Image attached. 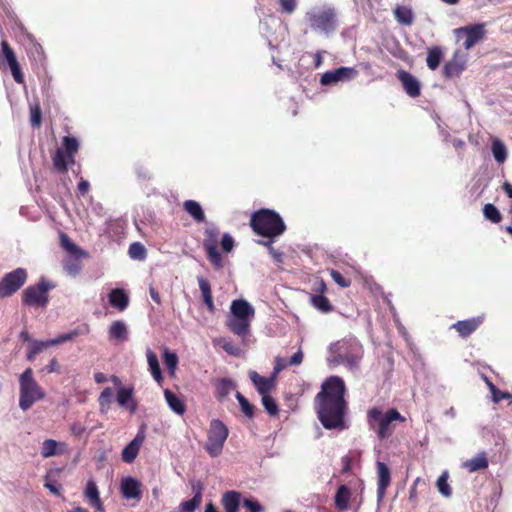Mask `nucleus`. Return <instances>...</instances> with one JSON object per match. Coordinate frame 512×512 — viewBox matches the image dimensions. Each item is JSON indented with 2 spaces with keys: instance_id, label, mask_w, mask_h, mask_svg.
I'll list each match as a JSON object with an SVG mask.
<instances>
[{
  "instance_id": "1",
  "label": "nucleus",
  "mask_w": 512,
  "mask_h": 512,
  "mask_svg": "<svg viewBox=\"0 0 512 512\" xmlns=\"http://www.w3.org/2000/svg\"><path fill=\"white\" fill-rule=\"evenodd\" d=\"M345 393V383L338 376H331L322 383L315 397V410L325 429L344 430L348 427L345 420L348 413Z\"/></svg>"
},
{
  "instance_id": "2",
  "label": "nucleus",
  "mask_w": 512,
  "mask_h": 512,
  "mask_svg": "<svg viewBox=\"0 0 512 512\" xmlns=\"http://www.w3.org/2000/svg\"><path fill=\"white\" fill-rule=\"evenodd\" d=\"M254 317V307L245 299H236L231 302L226 326L241 338L242 343L246 344V339L251 335V323Z\"/></svg>"
},
{
  "instance_id": "3",
  "label": "nucleus",
  "mask_w": 512,
  "mask_h": 512,
  "mask_svg": "<svg viewBox=\"0 0 512 512\" xmlns=\"http://www.w3.org/2000/svg\"><path fill=\"white\" fill-rule=\"evenodd\" d=\"M328 361L334 365H345L357 369L363 356L362 345L356 339H343L330 346Z\"/></svg>"
},
{
  "instance_id": "4",
  "label": "nucleus",
  "mask_w": 512,
  "mask_h": 512,
  "mask_svg": "<svg viewBox=\"0 0 512 512\" xmlns=\"http://www.w3.org/2000/svg\"><path fill=\"white\" fill-rule=\"evenodd\" d=\"M250 225L256 234L269 239L280 236L286 229L281 216L270 209L254 212L250 219Z\"/></svg>"
},
{
  "instance_id": "5",
  "label": "nucleus",
  "mask_w": 512,
  "mask_h": 512,
  "mask_svg": "<svg viewBox=\"0 0 512 512\" xmlns=\"http://www.w3.org/2000/svg\"><path fill=\"white\" fill-rule=\"evenodd\" d=\"M305 19L314 32L325 36L333 34L339 26L337 10L331 5L311 9Z\"/></svg>"
},
{
  "instance_id": "6",
  "label": "nucleus",
  "mask_w": 512,
  "mask_h": 512,
  "mask_svg": "<svg viewBox=\"0 0 512 512\" xmlns=\"http://www.w3.org/2000/svg\"><path fill=\"white\" fill-rule=\"evenodd\" d=\"M19 407L29 410L33 404L45 397V392L36 382L33 370L27 368L19 377Z\"/></svg>"
},
{
  "instance_id": "7",
  "label": "nucleus",
  "mask_w": 512,
  "mask_h": 512,
  "mask_svg": "<svg viewBox=\"0 0 512 512\" xmlns=\"http://www.w3.org/2000/svg\"><path fill=\"white\" fill-rule=\"evenodd\" d=\"M394 421H405V418L396 409H390L383 414L380 408L373 407L367 412L368 425L375 430L381 440L389 437V426Z\"/></svg>"
},
{
  "instance_id": "8",
  "label": "nucleus",
  "mask_w": 512,
  "mask_h": 512,
  "mask_svg": "<svg viewBox=\"0 0 512 512\" xmlns=\"http://www.w3.org/2000/svg\"><path fill=\"white\" fill-rule=\"evenodd\" d=\"M229 430L227 426L219 419H213L210 422L205 450L211 457H218L224 448L228 438Z\"/></svg>"
},
{
  "instance_id": "9",
  "label": "nucleus",
  "mask_w": 512,
  "mask_h": 512,
  "mask_svg": "<svg viewBox=\"0 0 512 512\" xmlns=\"http://www.w3.org/2000/svg\"><path fill=\"white\" fill-rule=\"evenodd\" d=\"M60 242L61 247L69 253V256L63 260V268L68 275L76 277L82 269L81 259L87 257V253L72 242L66 234L60 235Z\"/></svg>"
},
{
  "instance_id": "10",
  "label": "nucleus",
  "mask_w": 512,
  "mask_h": 512,
  "mask_svg": "<svg viewBox=\"0 0 512 512\" xmlns=\"http://www.w3.org/2000/svg\"><path fill=\"white\" fill-rule=\"evenodd\" d=\"M63 145L65 151L62 148H58L52 155L53 166L60 173L66 172L68 166L74 164V155L78 150L79 142L74 137L65 136L63 138Z\"/></svg>"
},
{
  "instance_id": "11",
  "label": "nucleus",
  "mask_w": 512,
  "mask_h": 512,
  "mask_svg": "<svg viewBox=\"0 0 512 512\" xmlns=\"http://www.w3.org/2000/svg\"><path fill=\"white\" fill-rule=\"evenodd\" d=\"M55 286L44 278H41L36 285L27 287L23 291L22 301L31 307H45L48 304V291Z\"/></svg>"
},
{
  "instance_id": "12",
  "label": "nucleus",
  "mask_w": 512,
  "mask_h": 512,
  "mask_svg": "<svg viewBox=\"0 0 512 512\" xmlns=\"http://www.w3.org/2000/svg\"><path fill=\"white\" fill-rule=\"evenodd\" d=\"M27 277L24 268H16L5 274L0 281V298L10 297L16 293L26 283Z\"/></svg>"
},
{
  "instance_id": "13",
  "label": "nucleus",
  "mask_w": 512,
  "mask_h": 512,
  "mask_svg": "<svg viewBox=\"0 0 512 512\" xmlns=\"http://www.w3.org/2000/svg\"><path fill=\"white\" fill-rule=\"evenodd\" d=\"M204 236L203 246L207 252L208 260L216 269H221L223 267V260L217 248L218 229L216 227H209L205 230Z\"/></svg>"
},
{
  "instance_id": "14",
  "label": "nucleus",
  "mask_w": 512,
  "mask_h": 512,
  "mask_svg": "<svg viewBox=\"0 0 512 512\" xmlns=\"http://www.w3.org/2000/svg\"><path fill=\"white\" fill-rule=\"evenodd\" d=\"M455 33L458 39L464 38L463 46L466 50H469L483 39L485 29L483 24H476L458 28L455 30Z\"/></svg>"
},
{
  "instance_id": "15",
  "label": "nucleus",
  "mask_w": 512,
  "mask_h": 512,
  "mask_svg": "<svg viewBox=\"0 0 512 512\" xmlns=\"http://www.w3.org/2000/svg\"><path fill=\"white\" fill-rule=\"evenodd\" d=\"M358 76V71L353 67H340L327 71L321 76L322 85H331L339 81H350Z\"/></svg>"
},
{
  "instance_id": "16",
  "label": "nucleus",
  "mask_w": 512,
  "mask_h": 512,
  "mask_svg": "<svg viewBox=\"0 0 512 512\" xmlns=\"http://www.w3.org/2000/svg\"><path fill=\"white\" fill-rule=\"evenodd\" d=\"M467 55L456 51L453 57L443 67V75L452 79L459 77L466 68Z\"/></svg>"
},
{
  "instance_id": "17",
  "label": "nucleus",
  "mask_w": 512,
  "mask_h": 512,
  "mask_svg": "<svg viewBox=\"0 0 512 512\" xmlns=\"http://www.w3.org/2000/svg\"><path fill=\"white\" fill-rule=\"evenodd\" d=\"M377 475H378V482H377V500L378 502H381L386 494V489L390 485L391 482V473L388 466L378 461L377 462Z\"/></svg>"
},
{
  "instance_id": "18",
  "label": "nucleus",
  "mask_w": 512,
  "mask_h": 512,
  "mask_svg": "<svg viewBox=\"0 0 512 512\" xmlns=\"http://www.w3.org/2000/svg\"><path fill=\"white\" fill-rule=\"evenodd\" d=\"M120 491L124 499L139 500L141 498V484L137 479L131 476L121 480Z\"/></svg>"
},
{
  "instance_id": "19",
  "label": "nucleus",
  "mask_w": 512,
  "mask_h": 512,
  "mask_svg": "<svg viewBox=\"0 0 512 512\" xmlns=\"http://www.w3.org/2000/svg\"><path fill=\"white\" fill-rule=\"evenodd\" d=\"M397 77L410 97L416 98L420 95V82L416 77L405 70H399Z\"/></svg>"
},
{
  "instance_id": "20",
  "label": "nucleus",
  "mask_w": 512,
  "mask_h": 512,
  "mask_svg": "<svg viewBox=\"0 0 512 512\" xmlns=\"http://www.w3.org/2000/svg\"><path fill=\"white\" fill-rule=\"evenodd\" d=\"M84 496L87 499L89 505L93 507L97 512H105L103 503L100 499L98 487L94 480H88L84 490Z\"/></svg>"
},
{
  "instance_id": "21",
  "label": "nucleus",
  "mask_w": 512,
  "mask_h": 512,
  "mask_svg": "<svg viewBox=\"0 0 512 512\" xmlns=\"http://www.w3.org/2000/svg\"><path fill=\"white\" fill-rule=\"evenodd\" d=\"M249 377H250L252 383L254 384V386L256 387V390L258 391V393L261 396L264 394L265 395L268 394L272 390V388L275 386L276 378L273 375L269 378H266V377L259 375L255 371H251L249 373Z\"/></svg>"
},
{
  "instance_id": "22",
  "label": "nucleus",
  "mask_w": 512,
  "mask_h": 512,
  "mask_svg": "<svg viewBox=\"0 0 512 512\" xmlns=\"http://www.w3.org/2000/svg\"><path fill=\"white\" fill-rule=\"evenodd\" d=\"M242 495L238 491H226L221 497V504L226 512H238L242 504Z\"/></svg>"
},
{
  "instance_id": "23",
  "label": "nucleus",
  "mask_w": 512,
  "mask_h": 512,
  "mask_svg": "<svg viewBox=\"0 0 512 512\" xmlns=\"http://www.w3.org/2000/svg\"><path fill=\"white\" fill-rule=\"evenodd\" d=\"M143 440L144 437L138 434L128 445L124 447L122 450V460L124 462L132 463L136 459Z\"/></svg>"
},
{
  "instance_id": "24",
  "label": "nucleus",
  "mask_w": 512,
  "mask_h": 512,
  "mask_svg": "<svg viewBox=\"0 0 512 512\" xmlns=\"http://www.w3.org/2000/svg\"><path fill=\"white\" fill-rule=\"evenodd\" d=\"M128 326L123 320L112 322L109 327L108 335L110 340L124 342L128 339Z\"/></svg>"
},
{
  "instance_id": "25",
  "label": "nucleus",
  "mask_w": 512,
  "mask_h": 512,
  "mask_svg": "<svg viewBox=\"0 0 512 512\" xmlns=\"http://www.w3.org/2000/svg\"><path fill=\"white\" fill-rule=\"evenodd\" d=\"M482 323V317L471 318L467 320L458 321L453 324L452 327L456 329V331L462 337L469 336L472 332H474L479 325Z\"/></svg>"
},
{
  "instance_id": "26",
  "label": "nucleus",
  "mask_w": 512,
  "mask_h": 512,
  "mask_svg": "<svg viewBox=\"0 0 512 512\" xmlns=\"http://www.w3.org/2000/svg\"><path fill=\"white\" fill-rule=\"evenodd\" d=\"M109 303L119 311H124L129 304V298L122 289H113L109 295Z\"/></svg>"
},
{
  "instance_id": "27",
  "label": "nucleus",
  "mask_w": 512,
  "mask_h": 512,
  "mask_svg": "<svg viewBox=\"0 0 512 512\" xmlns=\"http://www.w3.org/2000/svg\"><path fill=\"white\" fill-rule=\"evenodd\" d=\"M117 402L120 406L125 407L132 413L136 410V403L133 401L132 388H120L117 392Z\"/></svg>"
},
{
  "instance_id": "28",
  "label": "nucleus",
  "mask_w": 512,
  "mask_h": 512,
  "mask_svg": "<svg viewBox=\"0 0 512 512\" xmlns=\"http://www.w3.org/2000/svg\"><path fill=\"white\" fill-rule=\"evenodd\" d=\"M197 281H198L200 291L202 293L203 302L207 306V309L209 310V312L214 313L215 305H214L213 298H212L210 283L204 277H198Z\"/></svg>"
},
{
  "instance_id": "29",
  "label": "nucleus",
  "mask_w": 512,
  "mask_h": 512,
  "mask_svg": "<svg viewBox=\"0 0 512 512\" xmlns=\"http://www.w3.org/2000/svg\"><path fill=\"white\" fill-rule=\"evenodd\" d=\"M165 400L169 406V408L178 415H183L186 411V406L183 400L178 397L171 390L166 389L164 391Z\"/></svg>"
},
{
  "instance_id": "30",
  "label": "nucleus",
  "mask_w": 512,
  "mask_h": 512,
  "mask_svg": "<svg viewBox=\"0 0 512 512\" xmlns=\"http://www.w3.org/2000/svg\"><path fill=\"white\" fill-rule=\"evenodd\" d=\"M350 497V489L346 485L339 486L334 498L335 507L339 511H345L348 508Z\"/></svg>"
},
{
  "instance_id": "31",
  "label": "nucleus",
  "mask_w": 512,
  "mask_h": 512,
  "mask_svg": "<svg viewBox=\"0 0 512 512\" xmlns=\"http://www.w3.org/2000/svg\"><path fill=\"white\" fill-rule=\"evenodd\" d=\"M184 210L196 221L203 222L205 219L201 205L195 200H186L183 203Z\"/></svg>"
},
{
  "instance_id": "32",
  "label": "nucleus",
  "mask_w": 512,
  "mask_h": 512,
  "mask_svg": "<svg viewBox=\"0 0 512 512\" xmlns=\"http://www.w3.org/2000/svg\"><path fill=\"white\" fill-rule=\"evenodd\" d=\"M236 387L235 383L228 378H221L216 382V397L223 401Z\"/></svg>"
},
{
  "instance_id": "33",
  "label": "nucleus",
  "mask_w": 512,
  "mask_h": 512,
  "mask_svg": "<svg viewBox=\"0 0 512 512\" xmlns=\"http://www.w3.org/2000/svg\"><path fill=\"white\" fill-rule=\"evenodd\" d=\"M146 356H147V362L149 365V370H150L154 380L156 382L160 383L162 381L163 377H162V373H161L157 355L151 349L148 348L146 351Z\"/></svg>"
},
{
  "instance_id": "34",
  "label": "nucleus",
  "mask_w": 512,
  "mask_h": 512,
  "mask_svg": "<svg viewBox=\"0 0 512 512\" xmlns=\"http://www.w3.org/2000/svg\"><path fill=\"white\" fill-rule=\"evenodd\" d=\"M464 467L470 472H475L488 467V460L484 452L477 454L474 458L467 460Z\"/></svg>"
},
{
  "instance_id": "35",
  "label": "nucleus",
  "mask_w": 512,
  "mask_h": 512,
  "mask_svg": "<svg viewBox=\"0 0 512 512\" xmlns=\"http://www.w3.org/2000/svg\"><path fill=\"white\" fill-rule=\"evenodd\" d=\"M491 149L497 163L502 164L506 161L508 155L507 148L501 140L493 139Z\"/></svg>"
},
{
  "instance_id": "36",
  "label": "nucleus",
  "mask_w": 512,
  "mask_h": 512,
  "mask_svg": "<svg viewBox=\"0 0 512 512\" xmlns=\"http://www.w3.org/2000/svg\"><path fill=\"white\" fill-rule=\"evenodd\" d=\"M442 58H443V52L440 47L435 46V47L430 48L428 50L427 59H426L427 66L431 70L437 69L440 65Z\"/></svg>"
},
{
  "instance_id": "37",
  "label": "nucleus",
  "mask_w": 512,
  "mask_h": 512,
  "mask_svg": "<svg viewBox=\"0 0 512 512\" xmlns=\"http://www.w3.org/2000/svg\"><path fill=\"white\" fill-rule=\"evenodd\" d=\"M51 346H52V344H51L50 340H45V341L33 340V341H31L29 350H28V354H27V359L29 361L34 360V358L37 354L41 353L44 349L51 347Z\"/></svg>"
},
{
  "instance_id": "38",
  "label": "nucleus",
  "mask_w": 512,
  "mask_h": 512,
  "mask_svg": "<svg viewBox=\"0 0 512 512\" xmlns=\"http://www.w3.org/2000/svg\"><path fill=\"white\" fill-rule=\"evenodd\" d=\"M394 15L400 24L411 25L413 22V14L410 9L398 6L394 10Z\"/></svg>"
},
{
  "instance_id": "39",
  "label": "nucleus",
  "mask_w": 512,
  "mask_h": 512,
  "mask_svg": "<svg viewBox=\"0 0 512 512\" xmlns=\"http://www.w3.org/2000/svg\"><path fill=\"white\" fill-rule=\"evenodd\" d=\"M128 254L131 259L144 260L147 256V251L143 244L134 242L129 246Z\"/></svg>"
},
{
  "instance_id": "40",
  "label": "nucleus",
  "mask_w": 512,
  "mask_h": 512,
  "mask_svg": "<svg viewBox=\"0 0 512 512\" xmlns=\"http://www.w3.org/2000/svg\"><path fill=\"white\" fill-rule=\"evenodd\" d=\"M311 304L323 313L330 312L332 310V306L329 300L323 295H313L311 296Z\"/></svg>"
},
{
  "instance_id": "41",
  "label": "nucleus",
  "mask_w": 512,
  "mask_h": 512,
  "mask_svg": "<svg viewBox=\"0 0 512 512\" xmlns=\"http://www.w3.org/2000/svg\"><path fill=\"white\" fill-rule=\"evenodd\" d=\"M59 443L53 439L43 441L41 446V455L44 458H49L57 454V447Z\"/></svg>"
},
{
  "instance_id": "42",
  "label": "nucleus",
  "mask_w": 512,
  "mask_h": 512,
  "mask_svg": "<svg viewBox=\"0 0 512 512\" xmlns=\"http://www.w3.org/2000/svg\"><path fill=\"white\" fill-rule=\"evenodd\" d=\"M235 397L239 402L243 414L248 418H252L254 416V406L250 404V402L238 391L236 392Z\"/></svg>"
},
{
  "instance_id": "43",
  "label": "nucleus",
  "mask_w": 512,
  "mask_h": 512,
  "mask_svg": "<svg viewBox=\"0 0 512 512\" xmlns=\"http://www.w3.org/2000/svg\"><path fill=\"white\" fill-rule=\"evenodd\" d=\"M483 214L487 220L493 223H499L501 221V214L493 204H486L483 208Z\"/></svg>"
},
{
  "instance_id": "44",
  "label": "nucleus",
  "mask_w": 512,
  "mask_h": 512,
  "mask_svg": "<svg viewBox=\"0 0 512 512\" xmlns=\"http://www.w3.org/2000/svg\"><path fill=\"white\" fill-rule=\"evenodd\" d=\"M163 361L171 374H174L178 364V357L174 352L164 349Z\"/></svg>"
},
{
  "instance_id": "45",
  "label": "nucleus",
  "mask_w": 512,
  "mask_h": 512,
  "mask_svg": "<svg viewBox=\"0 0 512 512\" xmlns=\"http://www.w3.org/2000/svg\"><path fill=\"white\" fill-rule=\"evenodd\" d=\"M112 397H113V392L110 387L105 388L101 392L98 401H99V405H100L102 412H105L108 410V408L112 402Z\"/></svg>"
},
{
  "instance_id": "46",
  "label": "nucleus",
  "mask_w": 512,
  "mask_h": 512,
  "mask_svg": "<svg viewBox=\"0 0 512 512\" xmlns=\"http://www.w3.org/2000/svg\"><path fill=\"white\" fill-rule=\"evenodd\" d=\"M262 405L269 415L275 416L278 414V405L269 394L262 395Z\"/></svg>"
},
{
  "instance_id": "47",
  "label": "nucleus",
  "mask_w": 512,
  "mask_h": 512,
  "mask_svg": "<svg viewBox=\"0 0 512 512\" xmlns=\"http://www.w3.org/2000/svg\"><path fill=\"white\" fill-rule=\"evenodd\" d=\"M1 48H2V54L5 57V59L7 60L9 67L18 63L16 56H15L13 50L11 49V47L9 46V44L7 43V41L1 42Z\"/></svg>"
},
{
  "instance_id": "48",
  "label": "nucleus",
  "mask_w": 512,
  "mask_h": 512,
  "mask_svg": "<svg viewBox=\"0 0 512 512\" xmlns=\"http://www.w3.org/2000/svg\"><path fill=\"white\" fill-rule=\"evenodd\" d=\"M448 476L447 473H443L437 480V488L438 491L445 497H449L451 495V488L448 484Z\"/></svg>"
},
{
  "instance_id": "49",
  "label": "nucleus",
  "mask_w": 512,
  "mask_h": 512,
  "mask_svg": "<svg viewBox=\"0 0 512 512\" xmlns=\"http://www.w3.org/2000/svg\"><path fill=\"white\" fill-rule=\"evenodd\" d=\"M30 123L35 128L41 125V109L38 104L30 105Z\"/></svg>"
},
{
  "instance_id": "50",
  "label": "nucleus",
  "mask_w": 512,
  "mask_h": 512,
  "mask_svg": "<svg viewBox=\"0 0 512 512\" xmlns=\"http://www.w3.org/2000/svg\"><path fill=\"white\" fill-rule=\"evenodd\" d=\"M77 335H78V331L73 330L71 332L61 334L54 339H50V342H51L52 346L59 345L61 343L73 340Z\"/></svg>"
},
{
  "instance_id": "51",
  "label": "nucleus",
  "mask_w": 512,
  "mask_h": 512,
  "mask_svg": "<svg viewBox=\"0 0 512 512\" xmlns=\"http://www.w3.org/2000/svg\"><path fill=\"white\" fill-rule=\"evenodd\" d=\"M487 384L490 388V391L492 393V400L495 402V403H498L500 402L501 400L503 399H506V398H509L510 395L508 393H505V392H502L500 391L499 389L496 388V386L494 384H492L491 382H489L487 380Z\"/></svg>"
},
{
  "instance_id": "52",
  "label": "nucleus",
  "mask_w": 512,
  "mask_h": 512,
  "mask_svg": "<svg viewBox=\"0 0 512 512\" xmlns=\"http://www.w3.org/2000/svg\"><path fill=\"white\" fill-rule=\"evenodd\" d=\"M242 505L249 512H263L264 511V508L262 507V505L254 499L246 498L242 501Z\"/></svg>"
},
{
  "instance_id": "53",
  "label": "nucleus",
  "mask_w": 512,
  "mask_h": 512,
  "mask_svg": "<svg viewBox=\"0 0 512 512\" xmlns=\"http://www.w3.org/2000/svg\"><path fill=\"white\" fill-rule=\"evenodd\" d=\"M200 504H201L200 501L192 498L190 500H187V501H184L181 503L180 511L181 512H194L200 506Z\"/></svg>"
},
{
  "instance_id": "54",
  "label": "nucleus",
  "mask_w": 512,
  "mask_h": 512,
  "mask_svg": "<svg viewBox=\"0 0 512 512\" xmlns=\"http://www.w3.org/2000/svg\"><path fill=\"white\" fill-rule=\"evenodd\" d=\"M222 348L229 355L236 356V357L242 355V350L240 349V347H238L231 341H225L222 345Z\"/></svg>"
},
{
  "instance_id": "55",
  "label": "nucleus",
  "mask_w": 512,
  "mask_h": 512,
  "mask_svg": "<svg viewBox=\"0 0 512 512\" xmlns=\"http://www.w3.org/2000/svg\"><path fill=\"white\" fill-rule=\"evenodd\" d=\"M330 275H331L332 279L342 288H347L351 284V281L344 278L343 275L339 271L331 270Z\"/></svg>"
},
{
  "instance_id": "56",
  "label": "nucleus",
  "mask_w": 512,
  "mask_h": 512,
  "mask_svg": "<svg viewBox=\"0 0 512 512\" xmlns=\"http://www.w3.org/2000/svg\"><path fill=\"white\" fill-rule=\"evenodd\" d=\"M289 365V362L283 357L277 356L275 358V365L272 375L276 378L277 375Z\"/></svg>"
},
{
  "instance_id": "57",
  "label": "nucleus",
  "mask_w": 512,
  "mask_h": 512,
  "mask_svg": "<svg viewBox=\"0 0 512 512\" xmlns=\"http://www.w3.org/2000/svg\"><path fill=\"white\" fill-rule=\"evenodd\" d=\"M221 245L225 252H230L234 247V239L231 235L224 234L222 237Z\"/></svg>"
},
{
  "instance_id": "58",
  "label": "nucleus",
  "mask_w": 512,
  "mask_h": 512,
  "mask_svg": "<svg viewBox=\"0 0 512 512\" xmlns=\"http://www.w3.org/2000/svg\"><path fill=\"white\" fill-rule=\"evenodd\" d=\"M44 486L54 495L61 496V486L54 481L46 480Z\"/></svg>"
},
{
  "instance_id": "59",
  "label": "nucleus",
  "mask_w": 512,
  "mask_h": 512,
  "mask_svg": "<svg viewBox=\"0 0 512 512\" xmlns=\"http://www.w3.org/2000/svg\"><path fill=\"white\" fill-rule=\"evenodd\" d=\"M10 69H11V73L13 75L14 80L17 83L22 84L24 82V76L21 72L19 64L17 63L15 65L11 66Z\"/></svg>"
},
{
  "instance_id": "60",
  "label": "nucleus",
  "mask_w": 512,
  "mask_h": 512,
  "mask_svg": "<svg viewBox=\"0 0 512 512\" xmlns=\"http://www.w3.org/2000/svg\"><path fill=\"white\" fill-rule=\"evenodd\" d=\"M192 491L194 493L193 498L202 502L203 485L200 481H196V482L192 483Z\"/></svg>"
},
{
  "instance_id": "61",
  "label": "nucleus",
  "mask_w": 512,
  "mask_h": 512,
  "mask_svg": "<svg viewBox=\"0 0 512 512\" xmlns=\"http://www.w3.org/2000/svg\"><path fill=\"white\" fill-rule=\"evenodd\" d=\"M273 239H269L268 241L261 242L263 245L267 246L269 249L270 254L273 256V258L277 261H281L282 259V253L275 250L272 246Z\"/></svg>"
},
{
  "instance_id": "62",
  "label": "nucleus",
  "mask_w": 512,
  "mask_h": 512,
  "mask_svg": "<svg viewBox=\"0 0 512 512\" xmlns=\"http://www.w3.org/2000/svg\"><path fill=\"white\" fill-rule=\"evenodd\" d=\"M282 10L287 13H292L296 8V0H280Z\"/></svg>"
},
{
  "instance_id": "63",
  "label": "nucleus",
  "mask_w": 512,
  "mask_h": 512,
  "mask_svg": "<svg viewBox=\"0 0 512 512\" xmlns=\"http://www.w3.org/2000/svg\"><path fill=\"white\" fill-rule=\"evenodd\" d=\"M303 352L301 349H299L296 353L292 355V357L289 360V365L297 366L300 365L303 361Z\"/></svg>"
},
{
  "instance_id": "64",
  "label": "nucleus",
  "mask_w": 512,
  "mask_h": 512,
  "mask_svg": "<svg viewBox=\"0 0 512 512\" xmlns=\"http://www.w3.org/2000/svg\"><path fill=\"white\" fill-rule=\"evenodd\" d=\"M70 430L73 435L81 436L85 432V427L80 422H74Z\"/></svg>"
}]
</instances>
